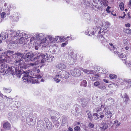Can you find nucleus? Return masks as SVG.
Returning a JSON list of instances; mask_svg holds the SVG:
<instances>
[{
    "instance_id": "obj_50",
    "label": "nucleus",
    "mask_w": 131,
    "mask_h": 131,
    "mask_svg": "<svg viewBox=\"0 0 131 131\" xmlns=\"http://www.w3.org/2000/svg\"><path fill=\"white\" fill-rule=\"evenodd\" d=\"M66 44L65 43H63L61 45V46L62 47H64L66 46Z\"/></svg>"
},
{
    "instance_id": "obj_33",
    "label": "nucleus",
    "mask_w": 131,
    "mask_h": 131,
    "mask_svg": "<svg viewBox=\"0 0 131 131\" xmlns=\"http://www.w3.org/2000/svg\"><path fill=\"white\" fill-rule=\"evenodd\" d=\"M107 127V125L105 124H102V126L101 127V128L103 129H105Z\"/></svg>"
},
{
    "instance_id": "obj_43",
    "label": "nucleus",
    "mask_w": 131,
    "mask_h": 131,
    "mask_svg": "<svg viewBox=\"0 0 131 131\" xmlns=\"http://www.w3.org/2000/svg\"><path fill=\"white\" fill-rule=\"evenodd\" d=\"M111 8L110 6H108L107 7V8L106 9V11L107 13H110L111 12V11L109 10V9Z\"/></svg>"
},
{
    "instance_id": "obj_18",
    "label": "nucleus",
    "mask_w": 131,
    "mask_h": 131,
    "mask_svg": "<svg viewBox=\"0 0 131 131\" xmlns=\"http://www.w3.org/2000/svg\"><path fill=\"white\" fill-rule=\"evenodd\" d=\"M101 3L102 5L105 7L108 5V1L106 0H101Z\"/></svg>"
},
{
    "instance_id": "obj_39",
    "label": "nucleus",
    "mask_w": 131,
    "mask_h": 131,
    "mask_svg": "<svg viewBox=\"0 0 131 131\" xmlns=\"http://www.w3.org/2000/svg\"><path fill=\"white\" fill-rule=\"evenodd\" d=\"M114 124H115L116 126H118L120 124V123H118V121L117 120L115 121L114 122Z\"/></svg>"
},
{
    "instance_id": "obj_38",
    "label": "nucleus",
    "mask_w": 131,
    "mask_h": 131,
    "mask_svg": "<svg viewBox=\"0 0 131 131\" xmlns=\"http://www.w3.org/2000/svg\"><path fill=\"white\" fill-rule=\"evenodd\" d=\"M58 38H59L60 40H60V39L61 38L60 37H59L58 36H56L54 38L53 40L54 41H57Z\"/></svg>"
},
{
    "instance_id": "obj_20",
    "label": "nucleus",
    "mask_w": 131,
    "mask_h": 131,
    "mask_svg": "<svg viewBox=\"0 0 131 131\" xmlns=\"http://www.w3.org/2000/svg\"><path fill=\"white\" fill-rule=\"evenodd\" d=\"M22 72L21 71L18 70L16 71H15V74H16L18 77L20 78V77L21 75Z\"/></svg>"
},
{
    "instance_id": "obj_32",
    "label": "nucleus",
    "mask_w": 131,
    "mask_h": 131,
    "mask_svg": "<svg viewBox=\"0 0 131 131\" xmlns=\"http://www.w3.org/2000/svg\"><path fill=\"white\" fill-rule=\"evenodd\" d=\"M26 121L27 123L28 124H30L29 123L30 122H32L33 121V119L32 118H27Z\"/></svg>"
},
{
    "instance_id": "obj_7",
    "label": "nucleus",
    "mask_w": 131,
    "mask_h": 131,
    "mask_svg": "<svg viewBox=\"0 0 131 131\" xmlns=\"http://www.w3.org/2000/svg\"><path fill=\"white\" fill-rule=\"evenodd\" d=\"M70 72L72 75L75 77H79L81 74L80 70L77 68H75L71 70Z\"/></svg>"
},
{
    "instance_id": "obj_56",
    "label": "nucleus",
    "mask_w": 131,
    "mask_h": 131,
    "mask_svg": "<svg viewBox=\"0 0 131 131\" xmlns=\"http://www.w3.org/2000/svg\"><path fill=\"white\" fill-rule=\"evenodd\" d=\"M37 128L38 130H39V131L41 130V129H39V128L37 126Z\"/></svg>"
},
{
    "instance_id": "obj_3",
    "label": "nucleus",
    "mask_w": 131,
    "mask_h": 131,
    "mask_svg": "<svg viewBox=\"0 0 131 131\" xmlns=\"http://www.w3.org/2000/svg\"><path fill=\"white\" fill-rule=\"evenodd\" d=\"M111 112L108 110L106 107H105L104 110L102 112L97 113H94L93 115L94 116V118L95 119H102L104 118L105 115L107 116L108 118H111L112 117Z\"/></svg>"
},
{
    "instance_id": "obj_8",
    "label": "nucleus",
    "mask_w": 131,
    "mask_h": 131,
    "mask_svg": "<svg viewBox=\"0 0 131 131\" xmlns=\"http://www.w3.org/2000/svg\"><path fill=\"white\" fill-rule=\"evenodd\" d=\"M81 108L80 106L78 104H76V107L75 108V112H74V111H72V113L74 115L77 116L79 115V114H80L81 112H78L79 110V108Z\"/></svg>"
},
{
    "instance_id": "obj_22",
    "label": "nucleus",
    "mask_w": 131,
    "mask_h": 131,
    "mask_svg": "<svg viewBox=\"0 0 131 131\" xmlns=\"http://www.w3.org/2000/svg\"><path fill=\"white\" fill-rule=\"evenodd\" d=\"M94 111L96 112V113H100V112H102V108L99 107L95 108Z\"/></svg>"
},
{
    "instance_id": "obj_55",
    "label": "nucleus",
    "mask_w": 131,
    "mask_h": 131,
    "mask_svg": "<svg viewBox=\"0 0 131 131\" xmlns=\"http://www.w3.org/2000/svg\"><path fill=\"white\" fill-rule=\"evenodd\" d=\"M125 49L126 50H128V49H129V47H128L127 46L125 48Z\"/></svg>"
},
{
    "instance_id": "obj_47",
    "label": "nucleus",
    "mask_w": 131,
    "mask_h": 131,
    "mask_svg": "<svg viewBox=\"0 0 131 131\" xmlns=\"http://www.w3.org/2000/svg\"><path fill=\"white\" fill-rule=\"evenodd\" d=\"M123 13H124V16L122 17V16H119V17L120 18L121 17V18H124V17H125V12H123Z\"/></svg>"
},
{
    "instance_id": "obj_46",
    "label": "nucleus",
    "mask_w": 131,
    "mask_h": 131,
    "mask_svg": "<svg viewBox=\"0 0 131 131\" xmlns=\"http://www.w3.org/2000/svg\"><path fill=\"white\" fill-rule=\"evenodd\" d=\"M125 26L126 27H129L130 26V24L129 23L125 24Z\"/></svg>"
},
{
    "instance_id": "obj_6",
    "label": "nucleus",
    "mask_w": 131,
    "mask_h": 131,
    "mask_svg": "<svg viewBox=\"0 0 131 131\" xmlns=\"http://www.w3.org/2000/svg\"><path fill=\"white\" fill-rule=\"evenodd\" d=\"M23 59H16L14 62V65L18 68L20 67V68H21L24 63V62L23 61Z\"/></svg>"
},
{
    "instance_id": "obj_64",
    "label": "nucleus",
    "mask_w": 131,
    "mask_h": 131,
    "mask_svg": "<svg viewBox=\"0 0 131 131\" xmlns=\"http://www.w3.org/2000/svg\"><path fill=\"white\" fill-rule=\"evenodd\" d=\"M0 95H3V94L2 93H1L0 92Z\"/></svg>"
},
{
    "instance_id": "obj_12",
    "label": "nucleus",
    "mask_w": 131,
    "mask_h": 131,
    "mask_svg": "<svg viewBox=\"0 0 131 131\" xmlns=\"http://www.w3.org/2000/svg\"><path fill=\"white\" fill-rule=\"evenodd\" d=\"M56 67L62 70L65 69L66 66L65 64L62 63H60L56 66Z\"/></svg>"
},
{
    "instance_id": "obj_9",
    "label": "nucleus",
    "mask_w": 131,
    "mask_h": 131,
    "mask_svg": "<svg viewBox=\"0 0 131 131\" xmlns=\"http://www.w3.org/2000/svg\"><path fill=\"white\" fill-rule=\"evenodd\" d=\"M3 128L6 130H10L11 129L10 124L8 122L4 123L3 125Z\"/></svg>"
},
{
    "instance_id": "obj_51",
    "label": "nucleus",
    "mask_w": 131,
    "mask_h": 131,
    "mask_svg": "<svg viewBox=\"0 0 131 131\" xmlns=\"http://www.w3.org/2000/svg\"><path fill=\"white\" fill-rule=\"evenodd\" d=\"M103 81L105 82L108 83V81L107 80L105 79H104L103 80Z\"/></svg>"
},
{
    "instance_id": "obj_62",
    "label": "nucleus",
    "mask_w": 131,
    "mask_h": 131,
    "mask_svg": "<svg viewBox=\"0 0 131 131\" xmlns=\"http://www.w3.org/2000/svg\"><path fill=\"white\" fill-rule=\"evenodd\" d=\"M7 5V4L6 3H5L4 4V5L5 6H6Z\"/></svg>"
},
{
    "instance_id": "obj_5",
    "label": "nucleus",
    "mask_w": 131,
    "mask_h": 131,
    "mask_svg": "<svg viewBox=\"0 0 131 131\" xmlns=\"http://www.w3.org/2000/svg\"><path fill=\"white\" fill-rule=\"evenodd\" d=\"M42 79L41 76L40 75H37L35 78H32L30 82L32 83H37L42 81Z\"/></svg>"
},
{
    "instance_id": "obj_45",
    "label": "nucleus",
    "mask_w": 131,
    "mask_h": 131,
    "mask_svg": "<svg viewBox=\"0 0 131 131\" xmlns=\"http://www.w3.org/2000/svg\"><path fill=\"white\" fill-rule=\"evenodd\" d=\"M6 15V13L4 12H3L1 14V17L2 18H4Z\"/></svg>"
},
{
    "instance_id": "obj_54",
    "label": "nucleus",
    "mask_w": 131,
    "mask_h": 131,
    "mask_svg": "<svg viewBox=\"0 0 131 131\" xmlns=\"http://www.w3.org/2000/svg\"><path fill=\"white\" fill-rule=\"evenodd\" d=\"M95 75L98 77H99L100 76V74L99 73H97Z\"/></svg>"
},
{
    "instance_id": "obj_63",
    "label": "nucleus",
    "mask_w": 131,
    "mask_h": 131,
    "mask_svg": "<svg viewBox=\"0 0 131 131\" xmlns=\"http://www.w3.org/2000/svg\"><path fill=\"white\" fill-rule=\"evenodd\" d=\"M125 11H127V9H125Z\"/></svg>"
},
{
    "instance_id": "obj_44",
    "label": "nucleus",
    "mask_w": 131,
    "mask_h": 131,
    "mask_svg": "<svg viewBox=\"0 0 131 131\" xmlns=\"http://www.w3.org/2000/svg\"><path fill=\"white\" fill-rule=\"evenodd\" d=\"M94 125L93 124L90 123L89 124V127L93 128L94 127Z\"/></svg>"
},
{
    "instance_id": "obj_58",
    "label": "nucleus",
    "mask_w": 131,
    "mask_h": 131,
    "mask_svg": "<svg viewBox=\"0 0 131 131\" xmlns=\"http://www.w3.org/2000/svg\"><path fill=\"white\" fill-rule=\"evenodd\" d=\"M101 30L99 31V34H100L101 33Z\"/></svg>"
},
{
    "instance_id": "obj_41",
    "label": "nucleus",
    "mask_w": 131,
    "mask_h": 131,
    "mask_svg": "<svg viewBox=\"0 0 131 131\" xmlns=\"http://www.w3.org/2000/svg\"><path fill=\"white\" fill-rule=\"evenodd\" d=\"M74 129L75 131H80V128L79 126H77L74 127Z\"/></svg>"
},
{
    "instance_id": "obj_42",
    "label": "nucleus",
    "mask_w": 131,
    "mask_h": 131,
    "mask_svg": "<svg viewBox=\"0 0 131 131\" xmlns=\"http://www.w3.org/2000/svg\"><path fill=\"white\" fill-rule=\"evenodd\" d=\"M51 118L52 119L53 122L54 123L56 119V117L55 116H51Z\"/></svg>"
},
{
    "instance_id": "obj_37",
    "label": "nucleus",
    "mask_w": 131,
    "mask_h": 131,
    "mask_svg": "<svg viewBox=\"0 0 131 131\" xmlns=\"http://www.w3.org/2000/svg\"><path fill=\"white\" fill-rule=\"evenodd\" d=\"M94 85L96 87L99 86L100 85V83L98 81H96L94 82Z\"/></svg>"
},
{
    "instance_id": "obj_2",
    "label": "nucleus",
    "mask_w": 131,
    "mask_h": 131,
    "mask_svg": "<svg viewBox=\"0 0 131 131\" xmlns=\"http://www.w3.org/2000/svg\"><path fill=\"white\" fill-rule=\"evenodd\" d=\"M12 51L8 50L7 51V53L4 52V54H2L0 56V64L1 68L5 69L7 67V63L10 60V57L8 55L12 54ZM3 54V53H2Z\"/></svg>"
},
{
    "instance_id": "obj_10",
    "label": "nucleus",
    "mask_w": 131,
    "mask_h": 131,
    "mask_svg": "<svg viewBox=\"0 0 131 131\" xmlns=\"http://www.w3.org/2000/svg\"><path fill=\"white\" fill-rule=\"evenodd\" d=\"M16 41L15 42V43L18 44H22L25 41V38L23 37H21L19 39L17 40L16 39Z\"/></svg>"
},
{
    "instance_id": "obj_24",
    "label": "nucleus",
    "mask_w": 131,
    "mask_h": 131,
    "mask_svg": "<svg viewBox=\"0 0 131 131\" xmlns=\"http://www.w3.org/2000/svg\"><path fill=\"white\" fill-rule=\"evenodd\" d=\"M81 85L86 87L87 85V82L85 80H83L81 83Z\"/></svg>"
},
{
    "instance_id": "obj_35",
    "label": "nucleus",
    "mask_w": 131,
    "mask_h": 131,
    "mask_svg": "<svg viewBox=\"0 0 131 131\" xmlns=\"http://www.w3.org/2000/svg\"><path fill=\"white\" fill-rule=\"evenodd\" d=\"M98 88H99L100 89L103 90L105 89H106V87L105 86L103 85H100L99 86H98Z\"/></svg>"
},
{
    "instance_id": "obj_23",
    "label": "nucleus",
    "mask_w": 131,
    "mask_h": 131,
    "mask_svg": "<svg viewBox=\"0 0 131 131\" xmlns=\"http://www.w3.org/2000/svg\"><path fill=\"white\" fill-rule=\"evenodd\" d=\"M30 72H30H29L28 71L27 72V71L25 72L24 74V75L23 78H26V77H28L29 76H30L29 73H30V74L31 72H32L31 71Z\"/></svg>"
},
{
    "instance_id": "obj_40",
    "label": "nucleus",
    "mask_w": 131,
    "mask_h": 131,
    "mask_svg": "<svg viewBox=\"0 0 131 131\" xmlns=\"http://www.w3.org/2000/svg\"><path fill=\"white\" fill-rule=\"evenodd\" d=\"M125 55L123 53L118 54V56L120 58H125L124 57Z\"/></svg>"
},
{
    "instance_id": "obj_48",
    "label": "nucleus",
    "mask_w": 131,
    "mask_h": 131,
    "mask_svg": "<svg viewBox=\"0 0 131 131\" xmlns=\"http://www.w3.org/2000/svg\"><path fill=\"white\" fill-rule=\"evenodd\" d=\"M110 45L111 46L113 47V48L114 49H115L116 48L114 46H113V44L111 43H109Z\"/></svg>"
},
{
    "instance_id": "obj_27",
    "label": "nucleus",
    "mask_w": 131,
    "mask_h": 131,
    "mask_svg": "<svg viewBox=\"0 0 131 131\" xmlns=\"http://www.w3.org/2000/svg\"><path fill=\"white\" fill-rule=\"evenodd\" d=\"M126 82L128 85V86L130 87L131 86V79H128L127 80Z\"/></svg>"
},
{
    "instance_id": "obj_60",
    "label": "nucleus",
    "mask_w": 131,
    "mask_h": 131,
    "mask_svg": "<svg viewBox=\"0 0 131 131\" xmlns=\"http://www.w3.org/2000/svg\"><path fill=\"white\" fill-rule=\"evenodd\" d=\"M77 123L78 125H80V122H77Z\"/></svg>"
},
{
    "instance_id": "obj_17",
    "label": "nucleus",
    "mask_w": 131,
    "mask_h": 131,
    "mask_svg": "<svg viewBox=\"0 0 131 131\" xmlns=\"http://www.w3.org/2000/svg\"><path fill=\"white\" fill-rule=\"evenodd\" d=\"M44 120L46 122L47 125V127H50L51 125V124L49 122V121L48 118L46 117L45 118H44Z\"/></svg>"
},
{
    "instance_id": "obj_36",
    "label": "nucleus",
    "mask_w": 131,
    "mask_h": 131,
    "mask_svg": "<svg viewBox=\"0 0 131 131\" xmlns=\"http://www.w3.org/2000/svg\"><path fill=\"white\" fill-rule=\"evenodd\" d=\"M88 33L89 34V35H94V32L93 30L92 29L88 31Z\"/></svg>"
},
{
    "instance_id": "obj_4",
    "label": "nucleus",
    "mask_w": 131,
    "mask_h": 131,
    "mask_svg": "<svg viewBox=\"0 0 131 131\" xmlns=\"http://www.w3.org/2000/svg\"><path fill=\"white\" fill-rule=\"evenodd\" d=\"M57 75H56L54 78V80L56 81L57 83H58L60 81V80L59 78L66 79L68 78L69 74L66 71H61L58 72L57 73Z\"/></svg>"
},
{
    "instance_id": "obj_31",
    "label": "nucleus",
    "mask_w": 131,
    "mask_h": 131,
    "mask_svg": "<svg viewBox=\"0 0 131 131\" xmlns=\"http://www.w3.org/2000/svg\"><path fill=\"white\" fill-rule=\"evenodd\" d=\"M123 30L125 33L127 34L131 33V30L129 29H124Z\"/></svg>"
},
{
    "instance_id": "obj_14",
    "label": "nucleus",
    "mask_w": 131,
    "mask_h": 131,
    "mask_svg": "<svg viewBox=\"0 0 131 131\" xmlns=\"http://www.w3.org/2000/svg\"><path fill=\"white\" fill-rule=\"evenodd\" d=\"M99 40L101 41L102 43H103L105 41V39L102 35H99Z\"/></svg>"
},
{
    "instance_id": "obj_34",
    "label": "nucleus",
    "mask_w": 131,
    "mask_h": 131,
    "mask_svg": "<svg viewBox=\"0 0 131 131\" xmlns=\"http://www.w3.org/2000/svg\"><path fill=\"white\" fill-rule=\"evenodd\" d=\"M90 78L92 81H94L97 80L98 78L96 77H91Z\"/></svg>"
},
{
    "instance_id": "obj_57",
    "label": "nucleus",
    "mask_w": 131,
    "mask_h": 131,
    "mask_svg": "<svg viewBox=\"0 0 131 131\" xmlns=\"http://www.w3.org/2000/svg\"><path fill=\"white\" fill-rule=\"evenodd\" d=\"M40 72V70L39 69H38L37 71V73H39Z\"/></svg>"
},
{
    "instance_id": "obj_49",
    "label": "nucleus",
    "mask_w": 131,
    "mask_h": 131,
    "mask_svg": "<svg viewBox=\"0 0 131 131\" xmlns=\"http://www.w3.org/2000/svg\"><path fill=\"white\" fill-rule=\"evenodd\" d=\"M68 131H73V129L72 128L69 127L68 129Z\"/></svg>"
},
{
    "instance_id": "obj_52",
    "label": "nucleus",
    "mask_w": 131,
    "mask_h": 131,
    "mask_svg": "<svg viewBox=\"0 0 131 131\" xmlns=\"http://www.w3.org/2000/svg\"><path fill=\"white\" fill-rule=\"evenodd\" d=\"M10 10H7V12H6V13L7 14V15H9L10 14Z\"/></svg>"
},
{
    "instance_id": "obj_29",
    "label": "nucleus",
    "mask_w": 131,
    "mask_h": 131,
    "mask_svg": "<svg viewBox=\"0 0 131 131\" xmlns=\"http://www.w3.org/2000/svg\"><path fill=\"white\" fill-rule=\"evenodd\" d=\"M117 84L115 83H112L110 84L108 86L109 88H111L114 87H115L117 86Z\"/></svg>"
},
{
    "instance_id": "obj_61",
    "label": "nucleus",
    "mask_w": 131,
    "mask_h": 131,
    "mask_svg": "<svg viewBox=\"0 0 131 131\" xmlns=\"http://www.w3.org/2000/svg\"><path fill=\"white\" fill-rule=\"evenodd\" d=\"M107 71H106L105 72H104V71L103 72V73H106L107 72Z\"/></svg>"
},
{
    "instance_id": "obj_26",
    "label": "nucleus",
    "mask_w": 131,
    "mask_h": 131,
    "mask_svg": "<svg viewBox=\"0 0 131 131\" xmlns=\"http://www.w3.org/2000/svg\"><path fill=\"white\" fill-rule=\"evenodd\" d=\"M109 77L111 79H116L117 77V75L113 74H110Z\"/></svg>"
},
{
    "instance_id": "obj_15",
    "label": "nucleus",
    "mask_w": 131,
    "mask_h": 131,
    "mask_svg": "<svg viewBox=\"0 0 131 131\" xmlns=\"http://www.w3.org/2000/svg\"><path fill=\"white\" fill-rule=\"evenodd\" d=\"M15 54L17 55V59H23V57L24 56V55L23 54L20 53H15Z\"/></svg>"
},
{
    "instance_id": "obj_1",
    "label": "nucleus",
    "mask_w": 131,
    "mask_h": 131,
    "mask_svg": "<svg viewBox=\"0 0 131 131\" xmlns=\"http://www.w3.org/2000/svg\"><path fill=\"white\" fill-rule=\"evenodd\" d=\"M34 56V54L31 52H29L27 53L23 57V59L26 62L29 61H35L34 63H30L28 64V66H34V65L38 64L40 62L42 63H43L46 61V60L48 61H50V59L48 57V56L47 55H44L41 53H39L37 55V56L35 57L32 60V58Z\"/></svg>"
},
{
    "instance_id": "obj_21",
    "label": "nucleus",
    "mask_w": 131,
    "mask_h": 131,
    "mask_svg": "<svg viewBox=\"0 0 131 131\" xmlns=\"http://www.w3.org/2000/svg\"><path fill=\"white\" fill-rule=\"evenodd\" d=\"M124 98L125 99V102L126 103L129 100V97L126 93H125L124 94Z\"/></svg>"
},
{
    "instance_id": "obj_53",
    "label": "nucleus",
    "mask_w": 131,
    "mask_h": 131,
    "mask_svg": "<svg viewBox=\"0 0 131 131\" xmlns=\"http://www.w3.org/2000/svg\"><path fill=\"white\" fill-rule=\"evenodd\" d=\"M127 15L128 16L129 18H130L131 17L130 15V13H129V12L127 14Z\"/></svg>"
},
{
    "instance_id": "obj_28",
    "label": "nucleus",
    "mask_w": 131,
    "mask_h": 131,
    "mask_svg": "<svg viewBox=\"0 0 131 131\" xmlns=\"http://www.w3.org/2000/svg\"><path fill=\"white\" fill-rule=\"evenodd\" d=\"M119 7L120 8V9L121 10H124V5L123 3L121 2L120 3L119 5Z\"/></svg>"
},
{
    "instance_id": "obj_11",
    "label": "nucleus",
    "mask_w": 131,
    "mask_h": 131,
    "mask_svg": "<svg viewBox=\"0 0 131 131\" xmlns=\"http://www.w3.org/2000/svg\"><path fill=\"white\" fill-rule=\"evenodd\" d=\"M88 101H89V99H81V101L82 102V105L83 107H85L87 105L88 103V102L87 101V100Z\"/></svg>"
},
{
    "instance_id": "obj_59",
    "label": "nucleus",
    "mask_w": 131,
    "mask_h": 131,
    "mask_svg": "<svg viewBox=\"0 0 131 131\" xmlns=\"http://www.w3.org/2000/svg\"><path fill=\"white\" fill-rule=\"evenodd\" d=\"M49 39L50 40H51L52 39V37H50L49 38Z\"/></svg>"
},
{
    "instance_id": "obj_30",
    "label": "nucleus",
    "mask_w": 131,
    "mask_h": 131,
    "mask_svg": "<svg viewBox=\"0 0 131 131\" xmlns=\"http://www.w3.org/2000/svg\"><path fill=\"white\" fill-rule=\"evenodd\" d=\"M22 79H23V81L26 82L28 83L29 81H30V80L28 79V77H26V78H23Z\"/></svg>"
},
{
    "instance_id": "obj_25",
    "label": "nucleus",
    "mask_w": 131,
    "mask_h": 131,
    "mask_svg": "<svg viewBox=\"0 0 131 131\" xmlns=\"http://www.w3.org/2000/svg\"><path fill=\"white\" fill-rule=\"evenodd\" d=\"M3 90L4 91V92L6 93H10L11 91L10 89L9 88H3Z\"/></svg>"
},
{
    "instance_id": "obj_13",
    "label": "nucleus",
    "mask_w": 131,
    "mask_h": 131,
    "mask_svg": "<svg viewBox=\"0 0 131 131\" xmlns=\"http://www.w3.org/2000/svg\"><path fill=\"white\" fill-rule=\"evenodd\" d=\"M6 73H7L9 75L12 74L14 75V71L12 70V68L9 67H8V68L7 69L6 71L5 72Z\"/></svg>"
},
{
    "instance_id": "obj_19",
    "label": "nucleus",
    "mask_w": 131,
    "mask_h": 131,
    "mask_svg": "<svg viewBox=\"0 0 131 131\" xmlns=\"http://www.w3.org/2000/svg\"><path fill=\"white\" fill-rule=\"evenodd\" d=\"M86 113L88 116L89 119L90 121H91L93 117L92 116L91 112L90 111L87 110L86 111Z\"/></svg>"
},
{
    "instance_id": "obj_16",
    "label": "nucleus",
    "mask_w": 131,
    "mask_h": 131,
    "mask_svg": "<svg viewBox=\"0 0 131 131\" xmlns=\"http://www.w3.org/2000/svg\"><path fill=\"white\" fill-rule=\"evenodd\" d=\"M83 71L89 74H93L94 73V71L91 70H87L85 69H83Z\"/></svg>"
}]
</instances>
